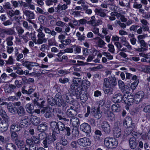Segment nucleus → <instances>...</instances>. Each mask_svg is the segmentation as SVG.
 Returning a JSON list of instances; mask_svg holds the SVG:
<instances>
[{"mask_svg": "<svg viewBox=\"0 0 150 150\" xmlns=\"http://www.w3.org/2000/svg\"><path fill=\"white\" fill-rule=\"evenodd\" d=\"M142 67L144 68L142 70L144 72L150 73V66L149 67L147 65H145L144 66H143Z\"/></svg>", "mask_w": 150, "mask_h": 150, "instance_id": "63", "label": "nucleus"}, {"mask_svg": "<svg viewBox=\"0 0 150 150\" xmlns=\"http://www.w3.org/2000/svg\"><path fill=\"white\" fill-rule=\"evenodd\" d=\"M39 100H38L36 99H34L33 101V103L34 105L35 106H37L38 108H44L45 104V101L43 100L40 103L39 102Z\"/></svg>", "mask_w": 150, "mask_h": 150, "instance_id": "19", "label": "nucleus"}, {"mask_svg": "<svg viewBox=\"0 0 150 150\" xmlns=\"http://www.w3.org/2000/svg\"><path fill=\"white\" fill-rule=\"evenodd\" d=\"M63 99L65 100L64 102L69 104L73 103V100L71 98V96L69 91L65 92L62 95Z\"/></svg>", "mask_w": 150, "mask_h": 150, "instance_id": "11", "label": "nucleus"}, {"mask_svg": "<svg viewBox=\"0 0 150 150\" xmlns=\"http://www.w3.org/2000/svg\"><path fill=\"white\" fill-rule=\"evenodd\" d=\"M108 47L109 48L108 50L112 53H114L115 52V49L114 46L110 44H109L108 45Z\"/></svg>", "mask_w": 150, "mask_h": 150, "instance_id": "61", "label": "nucleus"}, {"mask_svg": "<svg viewBox=\"0 0 150 150\" xmlns=\"http://www.w3.org/2000/svg\"><path fill=\"white\" fill-rule=\"evenodd\" d=\"M7 107L8 111L13 114H16V111L17 108L11 103L7 104Z\"/></svg>", "mask_w": 150, "mask_h": 150, "instance_id": "23", "label": "nucleus"}, {"mask_svg": "<svg viewBox=\"0 0 150 150\" xmlns=\"http://www.w3.org/2000/svg\"><path fill=\"white\" fill-rule=\"evenodd\" d=\"M50 126L52 130V134L57 136L62 134L60 131H63L65 129V125L63 122L59 121L57 122L52 121L50 123Z\"/></svg>", "mask_w": 150, "mask_h": 150, "instance_id": "1", "label": "nucleus"}, {"mask_svg": "<svg viewBox=\"0 0 150 150\" xmlns=\"http://www.w3.org/2000/svg\"><path fill=\"white\" fill-rule=\"evenodd\" d=\"M44 31L45 33L50 34L52 36H55L57 34L56 33L54 30H51L49 28L47 27L45 28Z\"/></svg>", "mask_w": 150, "mask_h": 150, "instance_id": "41", "label": "nucleus"}, {"mask_svg": "<svg viewBox=\"0 0 150 150\" xmlns=\"http://www.w3.org/2000/svg\"><path fill=\"white\" fill-rule=\"evenodd\" d=\"M68 8V6L65 4L62 5L59 4L57 5V7L55 8V9L57 12H59L61 11H64L66 10Z\"/></svg>", "mask_w": 150, "mask_h": 150, "instance_id": "29", "label": "nucleus"}, {"mask_svg": "<svg viewBox=\"0 0 150 150\" xmlns=\"http://www.w3.org/2000/svg\"><path fill=\"white\" fill-rule=\"evenodd\" d=\"M139 26L137 25H132L129 28V30L130 31H134V32H136L137 30L139 28Z\"/></svg>", "mask_w": 150, "mask_h": 150, "instance_id": "56", "label": "nucleus"}, {"mask_svg": "<svg viewBox=\"0 0 150 150\" xmlns=\"http://www.w3.org/2000/svg\"><path fill=\"white\" fill-rule=\"evenodd\" d=\"M33 143L35 144H39L40 142V141L38 137L33 136L31 137Z\"/></svg>", "mask_w": 150, "mask_h": 150, "instance_id": "54", "label": "nucleus"}, {"mask_svg": "<svg viewBox=\"0 0 150 150\" xmlns=\"http://www.w3.org/2000/svg\"><path fill=\"white\" fill-rule=\"evenodd\" d=\"M6 65H11L14 63V60L12 56H10L7 60H6Z\"/></svg>", "mask_w": 150, "mask_h": 150, "instance_id": "50", "label": "nucleus"}, {"mask_svg": "<svg viewBox=\"0 0 150 150\" xmlns=\"http://www.w3.org/2000/svg\"><path fill=\"white\" fill-rule=\"evenodd\" d=\"M55 99L50 95L47 97V101L48 103L50 105L53 106L55 105Z\"/></svg>", "mask_w": 150, "mask_h": 150, "instance_id": "36", "label": "nucleus"}, {"mask_svg": "<svg viewBox=\"0 0 150 150\" xmlns=\"http://www.w3.org/2000/svg\"><path fill=\"white\" fill-rule=\"evenodd\" d=\"M132 80L134 81L131 83L130 87L132 90H134L136 88L139 83V80L137 78L136 75H134L132 78Z\"/></svg>", "mask_w": 150, "mask_h": 150, "instance_id": "16", "label": "nucleus"}, {"mask_svg": "<svg viewBox=\"0 0 150 150\" xmlns=\"http://www.w3.org/2000/svg\"><path fill=\"white\" fill-rule=\"evenodd\" d=\"M129 88V86L127 85H125L124 86H123V87L121 88L120 89L121 90L122 92L124 93H127L129 92L128 91V90Z\"/></svg>", "mask_w": 150, "mask_h": 150, "instance_id": "58", "label": "nucleus"}, {"mask_svg": "<svg viewBox=\"0 0 150 150\" xmlns=\"http://www.w3.org/2000/svg\"><path fill=\"white\" fill-rule=\"evenodd\" d=\"M55 148L57 150H64V147L59 142H57L56 144Z\"/></svg>", "mask_w": 150, "mask_h": 150, "instance_id": "53", "label": "nucleus"}, {"mask_svg": "<svg viewBox=\"0 0 150 150\" xmlns=\"http://www.w3.org/2000/svg\"><path fill=\"white\" fill-rule=\"evenodd\" d=\"M23 13L28 19H33L35 18V15L34 13L28 10H25Z\"/></svg>", "mask_w": 150, "mask_h": 150, "instance_id": "18", "label": "nucleus"}, {"mask_svg": "<svg viewBox=\"0 0 150 150\" xmlns=\"http://www.w3.org/2000/svg\"><path fill=\"white\" fill-rule=\"evenodd\" d=\"M82 81L81 79L80 78L76 77L74 76L73 77L72 82L78 86L80 83H82Z\"/></svg>", "mask_w": 150, "mask_h": 150, "instance_id": "42", "label": "nucleus"}, {"mask_svg": "<svg viewBox=\"0 0 150 150\" xmlns=\"http://www.w3.org/2000/svg\"><path fill=\"white\" fill-rule=\"evenodd\" d=\"M123 96L119 93L114 95L113 97V101L115 103H120L123 100Z\"/></svg>", "mask_w": 150, "mask_h": 150, "instance_id": "14", "label": "nucleus"}, {"mask_svg": "<svg viewBox=\"0 0 150 150\" xmlns=\"http://www.w3.org/2000/svg\"><path fill=\"white\" fill-rule=\"evenodd\" d=\"M93 116L96 118L99 119L101 117L102 113L100 110L99 107H98L96 111H93Z\"/></svg>", "mask_w": 150, "mask_h": 150, "instance_id": "26", "label": "nucleus"}, {"mask_svg": "<svg viewBox=\"0 0 150 150\" xmlns=\"http://www.w3.org/2000/svg\"><path fill=\"white\" fill-rule=\"evenodd\" d=\"M85 90H83V88L81 87V86H78L75 90V93L77 95V98L78 96L81 95V94L82 93V91H84Z\"/></svg>", "mask_w": 150, "mask_h": 150, "instance_id": "44", "label": "nucleus"}, {"mask_svg": "<svg viewBox=\"0 0 150 150\" xmlns=\"http://www.w3.org/2000/svg\"><path fill=\"white\" fill-rule=\"evenodd\" d=\"M77 98V99H80L83 102H85L88 99L87 96L85 93L81 94V95L78 96Z\"/></svg>", "mask_w": 150, "mask_h": 150, "instance_id": "46", "label": "nucleus"}, {"mask_svg": "<svg viewBox=\"0 0 150 150\" xmlns=\"http://www.w3.org/2000/svg\"><path fill=\"white\" fill-rule=\"evenodd\" d=\"M55 105L58 107H60L61 106L64 107L67 105V103L64 101H62V99H55Z\"/></svg>", "mask_w": 150, "mask_h": 150, "instance_id": "30", "label": "nucleus"}, {"mask_svg": "<svg viewBox=\"0 0 150 150\" xmlns=\"http://www.w3.org/2000/svg\"><path fill=\"white\" fill-rule=\"evenodd\" d=\"M77 114V112L76 110L72 109H68L66 113L67 116L71 118L75 117Z\"/></svg>", "mask_w": 150, "mask_h": 150, "instance_id": "17", "label": "nucleus"}, {"mask_svg": "<svg viewBox=\"0 0 150 150\" xmlns=\"http://www.w3.org/2000/svg\"><path fill=\"white\" fill-rule=\"evenodd\" d=\"M80 129L86 133H89L91 132V127L88 123H84L81 124L80 127Z\"/></svg>", "mask_w": 150, "mask_h": 150, "instance_id": "12", "label": "nucleus"}, {"mask_svg": "<svg viewBox=\"0 0 150 150\" xmlns=\"http://www.w3.org/2000/svg\"><path fill=\"white\" fill-rule=\"evenodd\" d=\"M143 111L145 112L150 113V105H149L144 106L143 109Z\"/></svg>", "mask_w": 150, "mask_h": 150, "instance_id": "64", "label": "nucleus"}, {"mask_svg": "<svg viewBox=\"0 0 150 150\" xmlns=\"http://www.w3.org/2000/svg\"><path fill=\"white\" fill-rule=\"evenodd\" d=\"M124 126L126 128H127V130H132L135 128V124L132 122V119L130 117H126L123 122Z\"/></svg>", "mask_w": 150, "mask_h": 150, "instance_id": "5", "label": "nucleus"}, {"mask_svg": "<svg viewBox=\"0 0 150 150\" xmlns=\"http://www.w3.org/2000/svg\"><path fill=\"white\" fill-rule=\"evenodd\" d=\"M71 42V40L69 39H67L61 41V43L63 45H68L70 44Z\"/></svg>", "mask_w": 150, "mask_h": 150, "instance_id": "59", "label": "nucleus"}, {"mask_svg": "<svg viewBox=\"0 0 150 150\" xmlns=\"http://www.w3.org/2000/svg\"><path fill=\"white\" fill-rule=\"evenodd\" d=\"M57 139V137L55 134H51L47 136L46 138L44 139L42 142L44 145V147L47 148L51 144Z\"/></svg>", "mask_w": 150, "mask_h": 150, "instance_id": "4", "label": "nucleus"}, {"mask_svg": "<svg viewBox=\"0 0 150 150\" xmlns=\"http://www.w3.org/2000/svg\"><path fill=\"white\" fill-rule=\"evenodd\" d=\"M22 65L27 68L29 70H31L32 69V67H38L39 64L36 62H33L28 61H22Z\"/></svg>", "mask_w": 150, "mask_h": 150, "instance_id": "7", "label": "nucleus"}, {"mask_svg": "<svg viewBox=\"0 0 150 150\" xmlns=\"http://www.w3.org/2000/svg\"><path fill=\"white\" fill-rule=\"evenodd\" d=\"M90 82L86 79L83 78L81 86L83 90H86L90 86Z\"/></svg>", "mask_w": 150, "mask_h": 150, "instance_id": "20", "label": "nucleus"}, {"mask_svg": "<svg viewBox=\"0 0 150 150\" xmlns=\"http://www.w3.org/2000/svg\"><path fill=\"white\" fill-rule=\"evenodd\" d=\"M96 14L103 18L105 17L106 16V14L104 12L103 9H98L96 8L94 10Z\"/></svg>", "mask_w": 150, "mask_h": 150, "instance_id": "24", "label": "nucleus"}, {"mask_svg": "<svg viewBox=\"0 0 150 150\" xmlns=\"http://www.w3.org/2000/svg\"><path fill=\"white\" fill-rule=\"evenodd\" d=\"M137 42L138 44L140 45L141 47H142L143 48H144L146 50H147L148 47L147 44L144 40L140 41H137Z\"/></svg>", "mask_w": 150, "mask_h": 150, "instance_id": "43", "label": "nucleus"}, {"mask_svg": "<svg viewBox=\"0 0 150 150\" xmlns=\"http://www.w3.org/2000/svg\"><path fill=\"white\" fill-rule=\"evenodd\" d=\"M103 54L108 59L112 60L113 59V56L111 55L110 53L103 52Z\"/></svg>", "mask_w": 150, "mask_h": 150, "instance_id": "60", "label": "nucleus"}, {"mask_svg": "<svg viewBox=\"0 0 150 150\" xmlns=\"http://www.w3.org/2000/svg\"><path fill=\"white\" fill-rule=\"evenodd\" d=\"M15 32L12 28H7L6 34L10 36L15 34Z\"/></svg>", "mask_w": 150, "mask_h": 150, "instance_id": "51", "label": "nucleus"}, {"mask_svg": "<svg viewBox=\"0 0 150 150\" xmlns=\"http://www.w3.org/2000/svg\"><path fill=\"white\" fill-rule=\"evenodd\" d=\"M23 26L27 30H32L33 29L32 26H28V22L26 21H23Z\"/></svg>", "mask_w": 150, "mask_h": 150, "instance_id": "55", "label": "nucleus"}, {"mask_svg": "<svg viewBox=\"0 0 150 150\" xmlns=\"http://www.w3.org/2000/svg\"><path fill=\"white\" fill-rule=\"evenodd\" d=\"M57 139H58L59 141V143L62 144L64 146L67 145L68 141L67 139L65 138L62 134L57 136Z\"/></svg>", "mask_w": 150, "mask_h": 150, "instance_id": "15", "label": "nucleus"}, {"mask_svg": "<svg viewBox=\"0 0 150 150\" xmlns=\"http://www.w3.org/2000/svg\"><path fill=\"white\" fill-rule=\"evenodd\" d=\"M52 108L49 105H47L46 107L43 108L41 110V112L42 113L44 114L45 112V116L46 118H49L52 117V112L51 110Z\"/></svg>", "mask_w": 150, "mask_h": 150, "instance_id": "8", "label": "nucleus"}, {"mask_svg": "<svg viewBox=\"0 0 150 150\" xmlns=\"http://www.w3.org/2000/svg\"><path fill=\"white\" fill-rule=\"evenodd\" d=\"M129 145L130 147L132 149H134L137 146V143L136 142V139L135 137L130 138L129 140Z\"/></svg>", "mask_w": 150, "mask_h": 150, "instance_id": "25", "label": "nucleus"}, {"mask_svg": "<svg viewBox=\"0 0 150 150\" xmlns=\"http://www.w3.org/2000/svg\"><path fill=\"white\" fill-rule=\"evenodd\" d=\"M96 39H98V47L100 48L103 47L106 43L100 37H97Z\"/></svg>", "mask_w": 150, "mask_h": 150, "instance_id": "40", "label": "nucleus"}, {"mask_svg": "<svg viewBox=\"0 0 150 150\" xmlns=\"http://www.w3.org/2000/svg\"><path fill=\"white\" fill-rule=\"evenodd\" d=\"M30 120L32 124L35 126H37L40 122V118L34 115L32 116Z\"/></svg>", "mask_w": 150, "mask_h": 150, "instance_id": "28", "label": "nucleus"}, {"mask_svg": "<svg viewBox=\"0 0 150 150\" xmlns=\"http://www.w3.org/2000/svg\"><path fill=\"white\" fill-rule=\"evenodd\" d=\"M102 130L106 134H109L111 132V128L110 124L106 121L103 122L101 124Z\"/></svg>", "mask_w": 150, "mask_h": 150, "instance_id": "9", "label": "nucleus"}, {"mask_svg": "<svg viewBox=\"0 0 150 150\" xmlns=\"http://www.w3.org/2000/svg\"><path fill=\"white\" fill-rule=\"evenodd\" d=\"M25 109L27 112L30 114H33L34 112L33 110H34V106L31 103H28L25 105Z\"/></svg>", "mask_w": 150, "mask_h": 150, "instance_id": "32", "label": "nucleus"}, {"mask_svg": "<svg viewBox=\"0 0 150 150\" xmlns=\"http://www.w3.org/2000/svg\"><path fill=\"white\" fill-rule=\"evenodd\" d=\"M6 32L7 28H1L0 29V35L2 37H4V34H6Z\"/></svg>", "mask_w": 150, "mask_h": 150, "instance_id": "62", "label": "nucleus"}, {"mask_svg": "<svg viewBox=\"0 0 150 150\" xmlns=\"http://www.w3.org/2000/svg\"><path fill=\"white\" fill-rule=\"evenodd\" d=\"M78 66L77 64H74L72 67L71 68L73 69L74 71L75 72L77 71H81V69L80 67H78Z\"/></svg>", "mask_w": 150, "mask_h": 150, "instance_id": "57", "label": "nucleus"}, {"mask_svg": "<svg viewBox=\"0 0 150 150\" xmlns=\"http://www.w3.org/2000/svg\"><path fill=\"white\" fill-rule=\"evenodd\" d=\"M47 128V126L46 124L42 123L38 126L37 129L40 132H43L45 131Z\"/></svg>", "mask_w": 150, "mask_h": 150, "instance_id": "31", "label": "nucleus"}, {"mask_svg": "<svg viewBox=\"0 0 150 150\" xmlns=\"http://www.w3.org/2000/svg\"><path fill=\"white\" fill-rule=\"evenodd\" d=\"M19 131V130H18L17 129L15 131H11L10 132L11 137L13 141H15L19 139L18 135L16 132H18Z\"/></svg>", "mask_w": 150, "mask_h": 150, "instance_id": "35", "label": "nucleus"}, {"mask_svg": "<svg viewBox=\"0 0 150 150\" xmlns=\"http://www.w3.org/2000/svg\"><path fill=\"white\" fill-rule=\"evenodd\" d=\"M58 2L57 0H47L45 1V4L48 6L52 5L53 3L56 4Z\"/></svg>", "mask_w": 150, "mask_h": 150, "instance_id": "52", "label": "nucleus"}, {"mask_svg": "<svg viewBox=\"0 0 150 150\" xmlns=\"http://www.w3.org/2000/svg\"><path fill=\"white\" fill-rule=\"evenodd\" d=\"M133 96L131 95V93L129 92L127 93H125L123 96V100L125 103H127V100L131 98Z\"/></svg>", "mask_w": 150, "mask_h": 150, "instance_id": "39", "label": "nucleus"}, {"mask_svg": "<svg viewBox=\"0 0 150 150\" xmlns=\"http://www.w3.org/2000/svg\"><path fill=\"white\" fill-rule=\"evenodd\" d=\"M6 150H16L15 145L12 143H7L5 146Z\"/></svg>", "mask_w": 150, "mask_h": 150, "instance_id": "33", "label": "nucleus"}, {"mask_svg": "<svg viewBox=\"0 0 150 150\" xmlns=\"http://www.w3.org/2000/svg\"><path fill=\"white\" fill-rule=\"evenodd\" d=\"M47 39L46 38H38L36 41H35V44L40 45L42 44L43 43H46L47 42Z\"/></svg>", "mask_w": 150, "mask_h": 150, "instance_id": "49", "label": "nucleus"}, {"mask_svg": "<svg viewBox=\"0 0 150 150\" xmlns=\"http://www.w3.org/2000/svg\"><path fill=\"white\" fill-rule=\"evenodd\" d=\"M144 93L142 91H139L137 92L135 96V103H139L142 100V99L144 97Z\"/></svg>", "mask_w": 150, "mask_h": 150, "instance_id": "10", "label": "nucleus"}, {"mask_svg": "<svg viewBox=\"0 0 150 150\" xmlns=\"http://www.w3.org/2000/svg\"><path fill=\"white\" fill-rule=\"evenodd\" d=\"M121 131V130L119 126H115L113 130L114 137L117 138L120 137L122 134Z\"/></svg>", "mask_w": 150, "mask_h": 150, "instance_id": "13", "label": "nucleus"}, {"mask_svg": "<svg viewBox=\"0 0 150 150\" xmlns=\"http://www.w3.org/2000/svg\"><path fill=\"white\" fill-rule=\"evenodd\" d=\"M70 124L74 127H77L79 125V121L78 118L75 116L71 118Z\"/></svg>", "mask_w": 150, "mask_h": 150, "instance_id": "21", "label": "nucleus"}, {"mask_svg": "<svg viewBox=\"0 0 150 150\" xmlns=\"http://www.w3.org/2000/svg\"><path fill=\"white\" fill-rule=\"evenodd\" d=\"M78 144L81 147H86L90 146L91 143L90 139L87 137L81 138L77 140Z\"/></svg>", "mask_w": 150, "mask_h": 150, "instance_id": "6", "label": "nucleus"}, {"mask_svg": "<svg viewBox=\"0 0 150 150\" xmlns=\"http://www.w3.org/2000/svg\"><path fill=\"white\" fill-rule=\"evenodd\" d=\"M14 142L18 148H20L21 149L25 147V146L24 145V142L19 140V139Z\"/></svg>", "mask_w": 150, "mask_h": 150, "instance_id": "37", "label": "nucleus"}, {"mask_svg": "<svg viewBox=\"0 0 150 150\" xmlns=\"http://www.w3.org/2000/svg\"><path fill=\"white\" fill-rule=\"evenodd\" d=\"M104 144L107 148L111 149L116 148L118 144V142L114 138L108 137L105 139Z\"/></svg>", "mask_w": 150, "mask_h": 150, "instance_id": "2", "label": "nucleus"}, {"mask_svg": "<svg viewBox=\"0 0 150 150\" xmlns=\"http://www.w3.org/2000/svg\"><path fill=\"white\" fill-rule=\"evenodd\" d=\"M96 20L95 17L94 16H92L90 20L88 21V24L91 25L92 26H96Z\"/></svg>", "mask_w": 150, "mask_h": 150, "instance_id": "45", "label": "nucleus"}, {"mask_svg": "<svg viewBox=\"0 0 150 150\" xmlns=\"http://www.w3.org/2000/svg\"><path fill=\"white\" fill-rule=\"evenodd\" d=\"M135 129V128L134 129H133L132 130H128L129 132V133L131 135H132L133 137L135 136L137 137H139V136L141 135L142 134L141 133H138L137 132L134 131V130Z\"/></svg>", "mask_w": 150, "mask_h": 150, "instance_id": "48", "label": "nucleus"}, {"mask_svg": "<svg viewBox=\"0 0 150 150\" xmlns=\"http://www.w3.org/2000/svg\"><path fill=\"white\" fill-rule=\"evenodd\" d=\"M117 84L115 76H111L109 78H105L103 80V87H115Z\"/></svg>", "mask_w": 150, "mask_h": 150, "instance_id": "3", "label": "nucleus"}, {"mask_svg": "<svg viewBox=\"0 0 150 150\" xmlns=\"http://www.w3.org/2000/svg\"><path fill=\"white\" fill-rule=\"evenodd\" d=\"M107 116L108 117V119L112 121L114 120H115V115L113 112L110 111L108 112Z\"/></svg>", "mask_w": 150, "mask_h": 150, "instance_id": "47", "label": "nucleus"}, {"mask_svg": "<svg viewBox=\"0 0 150 150\" xmlns=\"http://www.w3.org/2000/svg\"><path fill=\"white\" fill-rule=\"evenodd\" d=\"M14 39L13 36H11L7 37L6 39V44L8 46H12L13 45V40Z\"/></svg>", "mask_w": 150, "mask_h": 150, "instance_id": "38", "label": "nucleus"}, {"mask_svg": "<svg viewBox=\"0 0 150 150\" xmlns=\"http://www.w3.org/2000/svg\"><path fill=\"white\" fill-rule=\"evenodd\" d=\"M114 87L109 86L107 87H103L104 92L105 94L111 95L112 93L113 87Z\"/></svg>", "mask_w": 150, "mask_h": 150, "instance_id": "27", "label": "nucleus"}, {"mask_svg": "<svg viewBox=\"0 0 150 150\" xmlns=\"http://www.w3.org/2000/svg\"><path fill=\"white\" fill-rule=\"evenodd\" d=\"M112 109L113 112H118L121 110V108L120 105L117 104H115L112 105Z\"/></svg>", "mask_w": 150, "mask_h": 150, "instance_id": "34", "label": "nucleus"}, {"mask_svg": "<svg viewBox=\"0 0 150 150\" xmlns=\"http://www.w3.org/2000/svg\"><path fill=\"white\" fill-rule=\"evenodd\" d=\"M26 113L24 108L22 106L17 107L16 114L17 113L20 117L24 116Z\"/></svg>", "mask_w": 150, "mask_h": 150, "instance_id": "22", "label": "nucleus"}]
</instances>
